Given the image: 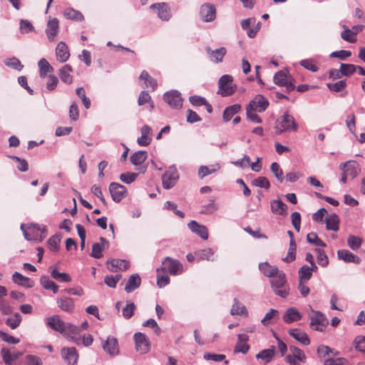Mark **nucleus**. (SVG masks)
<instances>
[{
	"instance_id": "f257e3e1",
	"label": "nucleus",
	"mask_w": 365,
	"mask_h": 365,
	"mask_svg": "<svg viewBox=\"0 0 365 365\" xmlns=\"http://www.w3.org/2000/svg\"><path fill=\"white\" fill-rule=\"evenodd\" d=\"M46 324L53 330L62 334H76L78 331V328L76 326L65 323L57 314L46 318Z\"/></svg>"
},
{
	"instance_id": "f03ea898",
	"label": "nucleus",
	"mask_w": 365,
	"mask_h": 365,
	"mask_svg": "<svg viewBox=\"0 0 365 365\" xmlns=\"http://www.w3.org/2000/svg\"><path fill=\"white\" fill-rule=\"evenodd\" d=\"M275 129L278 134L284 132H295L298 129V124L294 118L288 111H286L276 120Z\"/></svg>"
},
{
	"instance_id": "7ed1b4c3",
	"label": "nucleus",
	"mask_w": 365,
	"mask_h": 365,
	"mask_svg": "<svg viewBox=\"0 0 365 365\" xmlns=\"http://www.w3.org/2000/svg\"><path fill=\"white\" fill-rule=\"evenodd\" d=\"M270 282L275 294L282 298H286L289 295V287L283 271H280L278 274L272 277Z\"/></svg>"
},
{
	"instance_id": "20e7f679",
	"label": "nucleus",
	"mask_w": 365,
	"mask_h": 365,
	"mask_svg": "<svg viewBox=\"0 0 365 365\" xmlns=\"http://www.w3.org/2000/svg\"><path fill=\"white\" fill-rule=\"evenodd\" d=\"M157 272H168L170 275L176 276L184 272L183 264L178 259L166 257L162 261V265L156 269Z\"/></svg>"
},
{
	"instance_id": "39448f33",
	"label": "nucleus",
	"mask_w": 365,
	"mask_h": 365,
	"mask_svg": "<svg viewBox=\"0 0 365 365\" xmlns=\"http://www.w3.org/2000/svg\"><path fill=\"white\" fill-rule=\"evenodd\" d=\"M233 77L228 74L222 76L218 81L217 94L221 95L222 97H227L233 95L237 89L235 85H232Z\"/></svg>"
},
{
	"instance_id": "423d86ee",
	"label": "nucleus",
	"mask_w": 365,
	"mask_h": 365,
	"mask_svg": "<svg viewBox=\"0 0 365 365\" xmlns=\"http://www.w3.org/2000/svg\"><path fill=\"white\" fill-rule=\"evenodd\" d=\"M310 309L314 314L309 317L310 327L317 331H324L329 324L327 317L319 311H314L312 307Z\"/></svg>"
},
{
	"instance_id": "0eeeda50",
	"label": "nucleus",
	"mask_w": 365,
	"mask_h": 365,
	"mask_svg": "<svg viewBox=\"0 0 365 365\" xmlns=\"http://www.w3.org/2000/svg\"><path fill=\"white\" fill-rule=\"evenodd\" d=\"M163 100L173 108L180 109L182 108L183 99L181 93L177 90L166 92L163 95Z\"/></svg>"
},
{
	"instance_id": "6e6552de",
	"label": "nucleus",
	"mask_w": 365,
	"mask_h": 365,
	"mask_svg": "<svg viewBox=\"0 0 365 365\" xmlns=\"http://www.w3.org/2000/svg\"><path fill=\"white\" fill-rule=\"evenodd\" d=\"M108 189L112 200L115 202H120L127 195V188L118 182H111Z\"/></svg>"
},
{
	"instance_id": "1a4fd4ad",
	"label": "nucleus",
	"mask_w": 365,
	"mask_h": 365,
	"mask_svg": "<svg viewBox=\"0 0 365 365\" xmlns=\"http://www.w3.org/2000/svg\"><path fill=\"white\" fill-rule=\"evenodd\" d=\"M102 348L110 356H115L119 354L118 341L114 336H108L105 341L102 340Z\"/></svg>"
},
{
	"instance_id": "9d476101",
	"label": "nucleus",
	"mask_w": 365,
	"mask_h": 365,
	"mask_svg": "<svg viewBox=\"0 0 365 365\" xmlns=\"http://www.w3.org/2000/svg\"><path fill=\"white\" fill-rule=\"evenodd\" d=\"M269 104V101L264 96L258 94L250 101L247 107L259 113H262L266 110Z\"/></svg>"
},
{
	"instance_id": "9b49d317",
	"label": "nucleus",
	"mask_w": 365,
	"mask_h": 365,
	"mask_svg": "<svg viewBox=\"0 0 365 365\" xmlns=\"http://www.w3.org/2000/svg\"><path fill=\"white\" fill-rule=\"evenodd\" d=\"M135 349L141 354H146L150 350L149 339L145 334L137 332L133 336Z\"/></svg>"
},
{
	"instance_id": "f8f14e48",
	"label": "nucleus",
	"mask_w": 365,
	"mask_h": 365,
	"mask_svg": "<svg viewBox=\"0 0 365 365\" xmlns=\"http://www.w3.org/2000/svg\"><path fill=\"white\" fill-rule=\"evenodd\" d=\"M200 18L205 22H212L216 18L215 6L210 4H204L200 6Z\"/></svg>"
},
{
	"instance_id": "ddd939ff",
	"label": "nucleus",
	"mask_w": 365,
	"mask_h": 365,
	"mask_svg": "<svg viewBox=\"0 0 365 365\" xmlns=\"http://www.w3.org/2000/svg\"><path fill=\"white\" fill-rule=\"evenodd\" d=\"M179 178V175L175 169H170L162 175L163 187L169 190L174 187Z\"/></svg>"
},
{
	"instance_id": "4468645a",
	"label": "nucleus",
	"mask_w": 365,
	"mask_h": 365,
	"mask_svg": "<svg viewBox=\"0 0 365 365\" xmlns=\"http://www.w3.org/2000/svg\"><path fill=\"white\" fill-rule=\"evenodd\" d=\"M270 209L275 215L286 217L288 215V205L281 199L272 200L270 202Z\"/></svg>"
},
{
	"instance_id": "2eb2a0df",
	"label": "nucleus",
	"mask_w": 365,
	"mask_h": 365,
	"mask_svg": "<svg viewBox=\"0 0 365 365\" xmlns=\"http://www.w3.org/2000/svg\"><path fill=\"white\" fill-rule=\"evenodd\" d=\"M61 355L68 365H76L78 359V355L75 347L63 348Z\"/></svg>"
},
{
	"instance_id": "dca6fc26",
	"label": "nucleus",
	"mask_w": 365,
	"mask_h": 365,
	"mask_svg": "<svg viewBox=\"0 0 365 365\" xmlns=\"http://www.w3.org/2000/svg\"><path fill=\"white\" fill-rule=\"evenodd\" d=\"M188 228L195 234L200 236L203 240L208 238V230L206 226L200 225L195 220H191L187 224Z\"/></svg>"
},
{
	"instance_id": "f3484780",
	"label": "nucleus",
	"mask_w": 365,
	"mask_h": 365,
	"mask_svg": "<svg viewBox=\"0 0 365 365\" xmlns=\"http://www.w3.org/2000/svg\"><path fill=\"white\" fill-rule=\"evenodd\" d=\"M150 9H157L158 16L163 21H168L171 17L170 8L165 2L153 4L150 6Z\"/></svg>"
},
{
	"instance_id": "a211bd4d",
	"label": "nucleus",
	"mask_w": 365,
	"mask_h": 365,
	"mask_svg": "<svg viewBox=\"0 0 365 365\" xmlns=\"http://www.w3.org/2000/svg\"><path fill=\"white\" fill-rule=\"evenodd\" d=\"M340 169L344 170L352 179L355 178L361 172V168L356 161H348L340 165Z\"/></svg>"
},
{
	"instance_id": "6ab92c4d",
	"label": "nucleus",
	"mask_w": 365,
	"mask_h": 365,
	"mask_svg": "<svg viewBox=\"0 0 365 365\" xmlns=\"http://www.w3.org/2000/svg\"><path fill=\"white\" fill-rule=\"evenodd\" d=\"M58 307L63 312H73L75 308L74 301L68 297H62L56 300Z\"/></svg>"
},
{
	"instance_id": "aec40b11",
	"label": "nucleus",
	"mask_w": 365,
	"mask_h": 365,
	"mask_svg": "<svg viewBox=\"0 0 365 365\" xmlns=\"http://www.w3.org/2000/svg\"><path fill=\"white\" fill-rule=\"evenodd\" d=\"M206 51L210 56V60L215 63L222 62L227 53V50L225 47H220L215 50H212L210 47H207Z\"/></svg>"
},
{
	"instance_id": "412c9836",
	"label": "nucleus",
	"mask_w": 365,
	"mask_h": 365,
	"mask_svg": "<svg viewBox=\"0 0 365 365\" xmlns=\"http://www.w3.org/2000/svg\"><path fill=\"white\" fill-rule=\"evenodd\" d=\"M56 58L60 62H66L70 56V52L67 45L63 42H59L56 48Z\"/></svg>"
},
{
	"instance_id": "4be33fe9",
	"label": "nucleus",
	"mask_w": 365,
	"mask_h": 365,
	"mask_svg": "<svg viewBox=\"0 0 365 365\" xmlns=\"http://www.w3.org/2000/svg\"><path fill=\"white\" fill-rule=\"evenodd\" d=\"M302 317V315L297 309L295 307H289L286 310L283 316V320L287 324H291L300 320Z\"/></svg>"
},
{
	"instance_id": "5701e85b",
	"label": "nucleus",
	"mask_w": 365,
	"mask_h": 365,
	"mask_svg": "<svg viewBox=\"0 0 365 365\" xmlns=\"http://www.w3.org/2000/svg\"><path fill=\"white\" fill-rule=\"evenodd\" d=\"M58 23H59V21L56 18L50 19L48 21L47 28L46 29V34L47 37L50 41H53L55 36L58 34V29H59Z\"/></svg>"
},
{
	"instance_id": "b1692460",
	"label": "nucleus",
	"mask_w": 365,
	"mask_h": 365,
	"mask_svg": "<svg viewBox=\"0 0 365 365\" xmlns=\"http://www.w3.org/2000/svg\"><path fill=\"white\" fill-rule=\"evenodd\" d=\"M141 284V278L138 274H131L125 286V291L127 293H131L137 288L140 286Z\"/></svg>"
},
{
	"instance_id": "393cba45",
	"label": "nucleus",
	"mask_w": 365,
	"mask_h": 365,
	"mask_svg": "<svg viewBox=\"0 0 365 365\" xmlns=\"http://www.w3.org/2000/svg\"><path fill=\"white\" fill-rule=\"evenodd\" d=\"M289 334L303 345L307 346L310 344V339L307 334L299 329H290Z\"/></svg>"
},
{
	"instance_id": "a878e982",
	"label": "nucleus",
	"mask_w": 365,
	"mask_h": 365,
	"mask_svg": "<svg viewBox=\"0 0 365 365\" xmlns=\"http://www.w3.org/2000/svg\"><path fill=\"white\" fill-rule=\"evenodd\" d=\"M337 256L339 259L344 260L346 263L353 262L355 264H359L361 259L354 255L352 252L347 250H340L337 252Z\"/></svg>"
},
{
	"instance_id": "bb28decb",
	"label": "nucleus",
	"mask_w": 365,
	"mask_h": 365,
	"mask_svg": "<svg viewBox=\"0 0 365 365\" xmlns=\"http://www.w3.org/2000/svg\"><path fill=\"white\" fill-rule=\"evenodd\" d=\"M12 279L14 283L25 287L26 288H31L34 287V281L30 278L22 275L18 272H15L12 275Z\"/></svg>"
},
{
	"instance_id": "cd10ccee",
	"label": "nucleus",
	"mask_w": 365,
	"mask_h": 365,
	"mask_svg": "<svg viewBox=\"0 0 365 365\" xmlns=\"http://www.w3.org/2000/svg\"><path fill=\"white\" fill-rule=\"evenodd\" d=\"M259 269L267 277H274L280 272L275 266H271L267 262H262L259 264Z\"/></svg>"
},
{
	"instance_id": "c85d7f7f",
	"label": "nucleus",
	"mask_w": 365,
	"mask_h": 365,
	"mask_svg": "<svg viewBox=\"0 0 365 365\" xmlns=\"http://www.w3.org/2000/svg\"><path fill=\"white\" fill-rule=\"evenodd\" d=\"M108 264L110 265L108 267L111 272H116L117 269L120 270H125L129 267V262L125 259H113L108 261Z\"/></svg>"
},
{
	"instance_id": "c756f323",
	"label": "nucleus",
	"mask_w": 365,
	"mask_h": 365,
	"mask_svg": "<svg viewBox=\"0 0 365 365\" xmlns=\"http://www.w3.org/2000/svg\"><path fill=\"white\" fill-rule=\"evenodd\" d=\"M73 71V68L71 66L68 64L64 65L60 70H59V77L61 80L66 83V84H71L73 82V77L71 76L70 73Z\"/></svg>"
},
{
	"instance_id": "7c9ffc66",
	"label": "nucleus",
	"mask_w": 365,
	"mask_h": 365,
	"mask_svg": "<svg viewBox=\"0 0 365 365\" xmlns=\"http://www.w3.org/2000/svg\"><path fill=\"white\" fill-rule=\"evenodd\" d=\"M241 110L240 104H234L225 108L223 112L222 118L225 122L230 121L232 118Z\"/></svg>"
},
{
	"instance_id": "2f4dec72",
	"label": "nucleus",
	"mask_w": 365,
	"mask_h": 365,
	"mask_svg": "<svg viewBox=\"0 0 365 365\" xmlns=\"http://www.w3.org/2000/svg\"><path fill=\"white\" fill-rule=\"evenodd\" d=\"M326 228L328 230L337 231L339 229V218L335 214H331L326 217Z\"/></svg>"
},
{
	"instance_id": "473e14b6",
	"label": "nucleus",
	"mask_w": 365,
	"mask_h": 365,
	"mask_svg": "<svg viewBox=\"0 0 365 365\" xmlns=\"http://www.w3.org/2000/svg\"><path fill=\"white\" fill-rule=\"evenodd\" d=\"M148 154L146 151L138 150L133 153L130 157L131 163L135 166L141 165L147 159Z\"/></svg>"
},
{
	"instance_id": "72a5a7b5",
	"label": "nucleus",
	"mask_w": 365,
	"mask_h": 365,
	"mask_svg": "<svg viewBox=\"0 0 365 365\" xmlns=\"http://www.w3.org/2000/svg\"><path fill=\"white\" fill-rule=\"evenodd\" d=\"M195 255L198 260H214V252L211 248H205L195 252Z\"/></svg>"
},
{
	"instance_id": "f704fd0d",
	"label": "nucleus",
	"mask_w": 365,
	"mask_h": 365,
	"mask_svg": "<svg viewBox=\"0 0 365 365\" xmlns=\"http://www.w3.org/2000/svg\"><path fill=\"white\" fill-rule=\"evenodd\" d=\"M220 168L219 164L211 165L210 167L206 165H201L198 169V175L200 178L202 179L208 175L212 174Z\"/></svg>"
},
{
	"instance_id": "c9c22d12",
	"label": "nucleus",
	"mask_w": 365,
	"mask_h": 365,
	"mask_svg": "<svg viewBox=\"0 0 365 365\" xmlns=\"http://www.w3.org/2000/svg\"><path fill=\"white\" fill-rule=\"evenodd\" d=\"M38 66L39 68V76L41 78H45L48 72L53 70L48 61L43 58L38 61Z\"/></svg>"
},
{
	"instance_id": "e433bc0d",
	"label": "nucleus",
	"mask_w": 365,
	"mask_h": 365,
	"mask_svg": "<svg viewBox=\"0 0 365 365\" xmlns=\"http://www.w3.org/2000/svg\"><path fill=\"white\" fill-rule=\"evenodd\" d=\"M274 355V346H272L270 349H263L261 351H259L256 355V358L257 359L264 360L265 361V363H269L272 361Z\"/></svg>"
},
{
	"instance_id": "4c0bfd02",
	"label": "nucleus",
	"mask_w": 365,
	"mask_h": 365,
	"mask_svg": "<svg viewBox=\"0 0 365 365\" xmlns=\"http://www.w3.org/2000/svg\"><path fill=\"white\" fill-rule=\"evenodd\" d=\"M51 276L59 282H69L71 281V277L69 274L65 272H59L56 268H53L51 270Z\"/></svg>"
},
{
	"instance_id": "58836bf2",
	"label": "nucleus",
	"mask_w": 365,
	"mask_h": 365,
	"mask_svg": "<svg viewBox=\"0 0 365 365\" xmlns=\"http://www.w3.org/2000/svg\"><path fill=\"white\" fill-rule=\"evenodd\" d=\"M230 313L232 315L247 314V310L245 305L240 303L237 299H235Z\"/></svg>"
},
{
	"instance_id": "ea45409f",
	"label": "nucleus",
	"mask_w": 365,
	"mask_h": 365,
	"mask_svg": "<svg viewBox=\"0 0 365 365\" xmlns=\"http://www.w3.org/2000/svg\"><path fill=\"white\" fill-rule=\"evenodd\" d=\"M63 14L66 18L71 20L81 21L84 19L83 14L80 11L75 10L73 8H68L65 9Z\"/></svg>"
},
{
	"instance_id": "a19ab883",
	"label": "nucleus",
	"mask_w": 365,
	"mask_h": 365,
	"mask_svg": "<svg viewBox=\"0 0 365 365\" xmlns=\"http://www.w3.org/2000/svg\"><path fill=\"white\" fill-rule=\"evenodd\" d=\"M296 250L297 244L294 240H290L289 248L287 255L284 258L282 259V260L287 263L293 262L296 259Z\"/></svg>"
},
{
	"instance_id": "79ce46f5",
	"label": "nucleus",
	"mask_w": 365,
	"mask_h": 365,
	"mask_svg": "<svg viewBox=\"0 0 365 365\" xmlns=\"http://www.w3.org/2000/svg\"><path fill=\"white\" fill-rule=\"evenodd\" d=\"M299 280L308 282L312 277V273L309 269V266L303 265L298 271Z\"/></svg>"
},
{
	"instance_id": "37998d69",
	"label": "nucleus",
	"mask_w": 365,
	"mask_h": 365,
	"mask_svg": "<svg viewBox=\"0 0 365 365\" xmlns=\"http://www.w3.org/2000/svg\"><path fill=\"white\" fill-rule=\"evenodd\" d=\"M204 359L207 361H213L216 362H220L224 361L225 364L227 365L229 364V361L226 360V356L222 354H212L207 352L203 356Z\"/></svg>"
},
{
	"instance_id": "c03bdc74",
	"label": "nucleus",
	"mask_w": 365,
	"mask_h": 365,
	"mask_svg": "<svg viewBox=\"0 0 365 365\" xmlns=\"http://www.w3.org/2000/svg\"><path fill=\"white\" fill-rule=\"evenodd\" d=\"M22 320L19 313H15L13 317L6 319L5 324L12 329H16L21 324Z\"/></svg>"
},
{
	"instance_id": "a18cd8bd",
	"label": "nucleus",
	"mask_w": 365,
	"mask_h": 365,
	"mask_svg": "<svg viewBox=\"0 0 365 365\" xmlns=\"http://www.w3.org/2000/svg\"><path fill=\"white\" fill-rule=\"evenodd\" d=\"M35 30L32 24L26 19H21L19 21V31L22 34H26Z\"/></svg>"
},
{
	"instance_id": "49530a36",
	"label": "nucleus",
	"mask_w": 365,
	"mask_h": 365,
	"mask_svg": "<svg viewBox=\"0 0 365 365\" xmlns=\"http://www.w3.org/2000/svg\"><path fill=\"white\" fill-rule=\"evenodd\" d=\"M270 170L279 182H282L284 181V178L283 170L277 163H272L270 166Z\"/></svg>"
},
{
	"instance_id": "de8ad7c7",
	"label": "nucleus",
	"mask_w": 365,
	"mask_h": 365,
	"mask_svg": "<svg viewBox=\"0 0 365 365\" xmlns=\"http://www.w3.org/2000/svg\"><path fill=\"white\" fill-rule=\"evenodd\" d=\"M4 63L6 66L12 68L18 71H20L23 69L24 66L21 64V61L16 57H12L7 58L4 61Z\"/></svg>"
},
{
	"instance_id": "09e8293b",
	"label": "nucleus",
	"mask_w": 365,
	"mask_h": 365,
	"mask_svg": "<svg viewBox=\"0 0 365 365\" xmlns=\"http://www.w3.org/2000/svg\"><path fill=\"white\" fill-rule=\"evenodd\" d=\"M252 185L260 188H264L266 190L270 187V182L266 177L260 176L254 179L252 182Z\"/></svg>"
},
{
	"instance_id": "8fccbe9b",
	"label": "nucleus",
	"mask_w": 365,
	"mask_h": 365,
	"mask_svg": "<svg viewBox=\"0 0 365 365\" xmlns=\"http://www.w3.org/2000/svg\"><path fill=\"white\" fill-rule=\"evenodd\" d=\"M327 88L332 92H340L346 87V80H341L336 83H328Z\"/></svg>"
},
{
	"instance_id": "3c124183",
	"label": "nucleus",
	"mask_w": 365,
	"mask_h": 365,
	"mask_svg": "<svg viewBox=\"0 0 365 365\" xmlns=\"http://www.w3.org/2000/svg\"><path fill=\"white\" fill-rule=\"evenodd\" d=\"M307 240L309 243L313 244L316 246L325 247L326 243L324 242L315 232H310L307 235Z\"/></svg>"
},
{
	"instance_id": "603ef678",
	"label": "nucleus",
	"mask_w": 365,
	"mask_h": 365,
	"mask_svg": "<svg viewBox=\"0 0 365 365\" xmlns=\"http://www.w3.org/2000/svg\"><path fill=\"white\" fill-rule=\"evenodd\" d=\"M362 243V240L359 237L355 235H349L347 239L348 246L353 250H358Z\"/></svg>"
},
{
	"instance_id": "864d4df0",
	"label": "nucleus",
	"mask_w": 365,
	"mask_h": 365,
	"mask_svg": "<svg viewBox=\"0 0 365 365\" xmlns=\"http://www.w3.org/2000/svg\"><path fill=\"white\" fill-rule=\"evenodd\" d=\"M356 71L355 65L351 63H341V71L340 73L343 74V76H350L354 74Z\"/></svg>"
},
{
	"instance_id": "5fc2aeb1",
	"label": "nucleus",
	"mask_w": 365,
	"mask_h": 365,
	"mask_svg": "<svg viewBox=\"0 0 365 365\" xmlns=\"http://www.w3.org/2000/svg\"><path fill=\"white\" fill-rule=\"evenodd\" d=\"M76 95L81 99L82 103L84 107L86 109L90 108L91 107V100L89 98L86 97V91L83 87L77 88L76 90Z\"/></svg>"
},
{
	"instance_id": "6e6d98bb",
	"label": "nucleus",
	"mask_w": 365,
	"mask_h": 365,
	"mask_svg": "<svg viewBox=\"0 0 365 365\" xmlns=\"http://www.w3.org/2000/svg\"><path fill=\"white\" fill-rule=\"evenodd\" d=\"M135 308L136 307L133 302H127L126 306L123 309L122 311L123 317L126 319H130L134 314Z\"/></svg>"
},
{
	"instance_id": "4d7b16f0",
	"label": "nucleus",
	"mask_w": 365,
	"mask_h": 365,
	"mask_svg": "<svg viewBox=\"0 0 365 365\" xmlns=\"http://www.w3.org/2000/svg\"><path fill=\"white\" fill-rule=\"evenodd\" d=\"M315 252L317 254L318 264L322 267L327 266L329 264V259L325 252L319 248L315 249Z\"/></svg>"
},
{
	"instance_id": "13d9d810",
	"label": "nucleus",
	"mask_w": 365,
	"mask_h": 365,
	"mask_svg": "<svg viewBox=\"0 0 365 365\" xmlns=\"http://www.w3.org/2000/svg\"><path fill=\"white\" fill-rule=\"evenodd\" d=\"M355 349L363 354H365V336H356L354 340Z\"/></svg>"
},
{
	"instance_id": "bf43d9fd",
	"label": "nucleus",
	"mask_w": 365,
	"mask_h": 365,
	"mask_svg": "<svg viewBox=\"0 0 365 365\" xmlns=\"http://www.w3.org/2000/svg\"><path fill=\"white\" fill-rule=\"evenodd\" d=\"M287 76L286 73L282 71L277 72L274 76V83L279 86H284L287 84Z\"/></svg>"
},
{
	"instance_id": "052dcab7",
	"label": "nucleus",
	"mask_w": 365,
	"mask_h": 365,
	"mask_svg": "<svg viewBox=\"0 0 365 365\" xmlns=\"http://www.w3.org/2000/svg\"><path fill=\"white\" fill-rule=\"evenodd\" d=\"M279 314V311L274 309H271L261 320L263 325L267 326L272 323V320L274 319Z\"/></svg>"
},
{
	"instance_id": "680f3d73",
	"label": "nucleus",
	"mask_w": 365,
	"mask_h": 365,
	"mask_svg": "<svg viewBox=\"0 0 365 365\" xmlns=\"http://www.w3.org/2000/svg\"><path fill=\"white\" fill-rule=\"evenodd\" d=\"M257 111L253 110L252 108H249L246 106V115L247 118L255 123H261L262 122V118L256 113Z\"/></svg>"
},
{
	"instance_id": "e2e57ef3",
	"label": "nucleus",
	"mask_w": 365,
	"mask_h": 365,
	"mask_svg": "<svg viewBox=\"0 0 365 365\" xmlns=\"http://www.w3.org/2000/svg\"><path fill=\"white\" fill-rule=\"evenodd\" d=\"M299 64L308 71L312 72H317L319 71V67L314 63V61L311 58L302 60Z\"/></svg>"
},
{
	"instance_id": "0e129e2a",
	"label": "nucleus",
	"mask_w": 365,
	"mask_h": 365,
	"mask_svg": "<svg viewBox=\"0 0 365 365\" xmlns=\"http://www.w3.org/2000/svg\"><path fill=\"white\" fill-rule=\"evenodd\" d=\"M351 56V52L348 50H340L333 51L330 53V58H337L340 60H346L348 57Z\"/></svg>"
},
{
	"instance_id": "69168bd1",
	"label": "nucleus",
	"mask_w": 365,
	"mask_h": 365,
	"mask_svg": "<svg viewBox=\"0 0 365 365\" xmlns=\"http://www.w3.org/2000/svg\"><path fill=\"white\" fill-rule=\"evenodd\" d=\"M289 350L292 352V355L296 357L299 361L304 362L306 360V356L304 351L294 346H290Z\"/></svg>"
},
{
	"instance_id": "338daca9",
	"label": "nucleus",
	"mask_w": 365,
	"mask_h": 365,
	"mask_svg": "<svg viewBox=\"0 0 365 365\" xmlns=\"http://www.w3.org/2000/svg\"><path fill=\"white\" fill-rule=\"evenodd\" d=\"M138 174L135 173L128 172L122 173L120 175V179L121 181L126 184H130L135 180L136 178L138 177Z\"/></svg>"
},
{
	"instance_id": "774afa93",
	"label": "nucleus",
	"mask_w": 365,
	"mask_h": 365,
	"mask_svg": "<svg viewBox=\"0 0 365 365\" xmlns=\"http://www.w3.org/2000/svg\"><path fill=\"white\" fill-rule=\"evenodd\" d=\"M104 247L99 242H96L92 246L91 256L96 259H100L103 257L102 251Z\"/></svg>"
}]
</instances>
